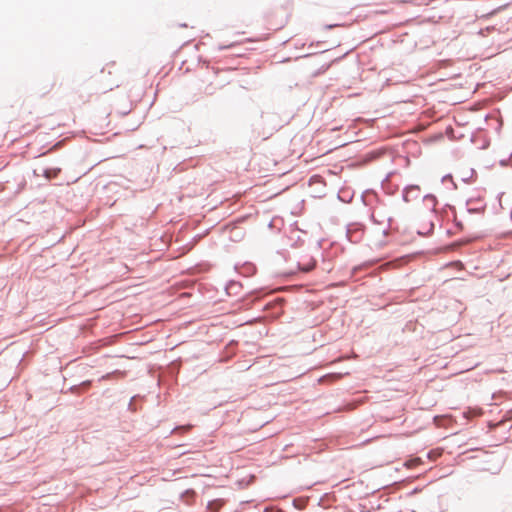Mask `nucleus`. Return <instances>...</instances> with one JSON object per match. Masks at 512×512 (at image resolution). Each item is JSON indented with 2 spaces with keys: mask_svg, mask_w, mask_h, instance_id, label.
<instances>
[{
  "mask_svg": "<svg viewBox=\"0 0 512 512\" xmlns=\"http://www.w3.org/2000/svg\"><path fill=\"white\" fill-rule=\"evenodd\" d=\"M401 3H408L409 1H405V0H402L400 1Z\"/></svg>",
  "mask_w": 512,
  "mask_h": 512,
  "instance_id": "obj_7",
  "label": "nucleus"
},
{
  "mask_svg": "<svg viewBox=\"0 0 512 512\" xmlns=\"http://www.w3.org/2000/svg\"><path fill=\"white\" fill-rule=\"evenodd\" d=\"M36 128H37V126L34 125L31 129L25 130L24 133L27 134V133L33 132Z\"/></svg>",
  "mask_w": 512,
  "mask_h": 512,
  "instance_id": "obj_3",
  "label": "nucleus"
},
{
  "mask_svg": "<svg viewBox=\"0 0 512 512\" xmlns=\"http://www.w3.org/2000/svg\"><path fill=\"white\" fill-rule=\"evenodd\" d=\"M45 176H46L47 178H50V177L52 176V173H50L49 171H46Z\"/></svg>",
  "mask_w": 512,
  "mask_h": 512,
  "instance_id": "obj_5",
  "label": "nucleus"
},
{
  "mask_svg": "<svg viewBox=\"0 0 512 512\" xmlns=\"http://www.w3.org/2000/svg\"><path fill=\"white\" fill-rule=\"evenodd\" d=\"M314 267H315V263H312L311 265H309V266H307V267L303 268V270H304V271H306V272H308V271L312 270Z\"/></svg>",
  "mask_w": 512,
  "mask_h": 512,
  "instance_id": "obj_1",
  "label": "nucleus"
},
{
  "mask_svg": "<svg viewBox=\"0 0 512 512\" xmlns=\"http://www.w3.org/2000/svg\"><path fill=\"white\" fill-rule=\"evenodd\" d=\"M190 428H191V426H190V425H188V426H183V427L176 428V429H175V431H178V430H180V429H183V430H189Z\"/></svg>",
  "mask_w": 512,
  "mask_h": 512,
  "instance_id": "obj_2",
  "label": "nucleus"
},
{
  "mask_svg": "<svg viewBox=\"0 0 512 512\" xmlns=\"http://www.w3.org/2000/svg\"><path fill=\"white\" fill-rule=\"evenodd\" d=\"M45 176H46L47 178H50V177L52 176V173H50L49 171H46Z\"/></svg>",
  "mask_w": 512,
  "mask_h": 512,
  "instance_id": "obj_4",
  "label": "nucleus"
},
{
  "mask_svg": "<svg viewBox=\"0 0 512 512\" xmlns=\"http://www.w3.org/2000/svg\"><path fill=\"white\" fill-rule=\"evenodd\" d=\"M112 88H113V84H110V85H108V86L106 87V89H107V90H112Z\"/></svg>",
  "mask_w": 512,
  "mask_h": 512,
  "instance_id": "obj_6",
  "label": "nucleus"
}]
</instances>
